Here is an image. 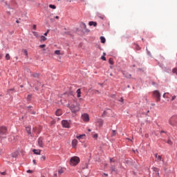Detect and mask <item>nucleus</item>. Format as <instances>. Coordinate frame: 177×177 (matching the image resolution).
<instances>
[{
	"mask_svg": "<svg viewBox=\"0 0 177 177\" xmlns=\"http://www.w3.org/2000/svg\"><path fill=\"white\" fill-rule=\"evenodd\" d=\"M165 95H166V93H164V94H163V95H162L163 97H165Z\"/></svg>",
	"mask_w": 177,
	"mask_h": 177,
	"instance_id": "obj_54",
	"label": "nucleus"
},
{
	"mask_svg": "<svg viewBox=\"0 0 177 177\" xmlns=\"http://www.w3.org/2000/svg\"><path fill=\"white\" fill-rule=\"evenodd\" d=\"M80 26L82 27V28H86V24H85V23H84V22H82L81 24H80Z\"/></svg>",
	"mask_w": 177,
	"mask_h": 177,
	"instance_id": "obj_22",
	"label": "nucleus"
},
{
	"mask_svg": "<svg viewBox=\"0 0 177 177\" xmlns=\"http://www.w3.org/2000/svg\"><path fill=\"white\" fill-rule=\"evenodd\" d=\"M127 78H129L131 77V75H128L127 76H126Z\"/></svg>",
	"mask_w": 177,
	"mask_h": 177,
	"instance_id": "obj_50",
	"label": "nucleus"
},
{
	"mask_svg": "<svg viewBox=\"0 0 177 177\" xmlns=\"http://www.w3.org/2000/svg\"><path fill=\"white\" fill-rule=\"evenodd\" d=\"M100 39H101L102 44H106V38H104V37L101 36Z\"/></svg>",
	"mask_w": 177,
	"mask_h": 177,
	"instance_id": "obj_19",
	"label": "nucleus"
},
{
	"mask_svg": "<svg viewBox=\"0 0 177 177\" xmlns=\"http://www.w3.org/2000/svg\"><path fill=\"white\" fill-rule=\"evenodd\" d=\"M152 170H153V174L155 175L156 177L160 176V173H159L160 169H158V168L152 167Z\"/></svg>",
	"mask_w": 177,
	"mask_h": 177,
	"instance_id": "obj_9",
	"label": "nucleus"
},
{
	"mask_svg": "<svg viewBox=\"0 0 177 177\" xmlns=\"http://www.w3.org/2000/svg\"><path fill=\"white\" fill-rule=\"evenodd\" d=\"M64 169H60L58 170L59 175H62V174H64Z\"/></svg>",
	"mask_w": 177,
	"mask_h": 177,
	"instance_id": "obj_23",
	"label": "nucleus"
},
{
	"mask_svg": "<svg viewBox=\"0 0 177 177\" xmlns=\"http://www.w3.org/2000/svg\"><path fill=\"white\" fill-rule=\"evenodd\" d=\"M88 26H93V27H96V26H97V23L96 21H90L88 23Z\"/></svg>",
	"mask_w": 177,
	"mask_h": 177,
	"instance_id": "obj_14",
	"label": "nucleus"
},
{
	"mask_svg": "<svg viewBox=\"0 0 177 177\" xmlns=\"http://www.w3.org/2000/svg\"><path fill=\"white\" fill-rule=\"evenodd\" d=\"M26 131L28 135H30V136H32V134H31V127H26Z\"/></svg>",
	"mask_w": 177,
	"mask_h": 177,
	"instance_id": "obj_13",
	"label": "nucleus"
},
{
	"mask_svg": "<svg viewBox=\"0 0 177 177\" xmlns=\"http://www.w3.org/2000/svg\"><path fill=\"white\" fill-rule=\"evenodd\" d=\"M147 113H150V111H147Z\"/></svg>",
	"mask_w": 177,
	"mask_h": 177,
	"instance_id": "obj_59",
	"label": "nucleus"
},
{
	"mask_svg": "<svg viewBox=\"0 0 177 177\" xmlns=\"http://www.w3.org/2000/svg\"><path fill=\"white\" fill-rule=\"evenodd\" d=\"M53 177H57V174H55Z\"/></svg>",
	"mask_w": 177,
	"mask_h": 177,
	"instance_id": "obj_49",
	"label": "nucleus"
},
{
	"mask_svg": "<svg viewBox=\"0 0 177 177\" xmlns=\"http://www.w3.org/2000/svg\"><path fill=\"white\" fill-rule=\"evenodd\" d=\"M80 160L78 156H73V157L71 158L69 164L72 167H75L76 165H78V164H80Z\"/></svg>",
	"mask_w": 177,
	"mask_h": 177,
	"instance_id": "obj_2",
	"label": "nucleus"
},
{
	"mask_svg": "<svg viewBox=\"0 0 177 177\" xmlns=\"http://www.w3.org/2000/svg\"><path fill=\"white\" fill-rule=\"evenodd\" d=\"M67 107L70 109L72 113H77L80 111V104L77 101H73L72 103L68 104Z\"/></svg>",
	"mask_w": 177,
	"mask_h": 177,
	"instance_id": "obj_1",
	"label": "nucleus"
},
{
	"mask_svg": "<svg viewBox=\"0 0 177 177\" xmlns=\"http://www.w3.org/2000/svg\"><path fill=\"white\" fill-rule=\"evenodd\" d=\"M93 138H94V139H97V134H94Z\"/></svg>",
	"mask_w": 177,
	"mask_h": 177,
	"instance_id": "obj_41",
	"label": "nucleus"
},
{
	"mask_svg": "<svg viewBox=\"0 0 177 177\" xmlns=\"http://www.w3.org/2000/svg\"><path fill=\"white\" fill-rule=\"evenodd\" d=\"M16 23L19 24V20H17V21H16Z\"/></svg>",
	"mask_w": 177,
	"mask_h": 177,
	"instance_id": "obj_56",
	"label": "nucleus"
},
{
	"mask_svg": "<svg viewBox=\"0 0 177 177\" xmlns=\"http://www.w3.org/2000/svg\"><path fill=\"white\" fill-rule=\"evenodd\" d=\"M111 172H115V174H118V170L115 167V165L113 164L111 165Z\"/></svg>",
	"mask_w": 177,
	"mask_h": 177,
	"instance_id": "obj_11",
	"label": "nucleus"
},
{
	"mask_svg": "<svg viewBox=\"0 0 177 177\" xmlns=\"http://www.w3.org/2000/svg\"><path fill=\"white\" fill-rule=\"evenodd\" d=\"M48 33H49V30H47L46 32L44 33V37H48Z\"/></svg>",
	"mask_w": 177,
	"mask_h": 177,
	"instance_id": "obj_38",
	"label": "nucleus"
},
{
	"mask_svg": "<svg viewBox=\"0 0 177 177\" xmlns=\"http://www.w3.org/2000/svg\"><path fill=\"white\" fill-rule=\"evenodd\" d=\"M115 135H117V131L113 130L111 136H115Z\"/></svg>",
	"mask_w": 177,
	"mask_h": 177,
	"instance_id": "obj_28",
	"label": "nucleus"
},
{
	"mask_svg": "<svg viewBox=\"0 0 177 177\" xmlns=\"http://www.w3.org/2000/svg\"><path fill=\"white\" fill-rule=\"evenodd\" d=\"M32 77H34V78H38V77H39V75L38 73H33L32 74Z\"/></svg>",
	"mask_w": 177,
	"mask_h": 177,
	"instance_id": "obj_26",
	"label": "nucleus"
},
{
	"mask_svg": "<svg viewBox=\"0 0 177 177\" xmlns=\"http://www.w3.org/2000/svg\"><path fill=\"white\" fill-rule=\"evenodd\" d=\"M109 63L111 65L114 64V61L113 60V58H109Z\"/></svg>",
	"mask_w": 177,
	"mask_h": 177,
	"instance_id": "obj_25",
	"label": "nucleus"
},
{
	"mask_svg": "<svg viewBox=\"0 0 177 177\" xmlns=\"http://www.w3.org/2000/svg\"><path fill=\"white\" fill-rule=\"evenodd\" d=\"M104 175H105V176H109V174H104Z\"/></svg>",
	"mask_w": 177,
	"mask_h": 177,
	"instance_id": "obj_52",
	"label": "nucleus"
},
{
	"mask_svg": "<svg viewBox=\"0 0 177 177\" xmlns=\"http://www.w3.org/2000/svg\"><path fill=\"white\" fill-rule=\"evenodd\" d=\"M62 124L64 128H70V122L67 120H62Z\"/></svg>",
	"mask_w": 177,
	"mask_h": 177,
	"instance_id": "obj_7",
	"label": "nucleus"
},
{
	"mask_svg": "<svg viewBox=\"0 0 177 177\" xmlns=\"http://www.w3.org/2000/svg\"><path fill=\"white\" fill-rule=\"evenodd\" d=\"M38 146L39 147H44V138L41 137L39 138L38 139Z\"/></svg>",
	"mask_w": 177,
	"mask_h": 177,
	"instance_id": "obj_10",
	"label": "nucleus"
},
{
	"mask_svg": "<svg viewBox=\"0 0 177 177\" xmlns=\"http://www.w3.org/2000/svg\"><path fill=\"white\" fill-rule=\"evenodd\" d=\"M1 175H6V172L1 173Z\"/></svg>",
	"mask_w": 177,
	"mask_h": 177,
	"instance_id": "obj_48",
	"label": "nucleus"
},
{
	"mask_svg": "<svg viewBox=\"0 0 177 177\" xmlns=\"http://www.w3.org/2000/svg\"><path fill=\"white\" fill-rule=\"evenodd\" d=\"M31 109V106L28 107V111H30V109Z\"/></svg>",
	"mask_w": 177,
	"mask_h": 177,
	"instance_id": "obj_55",
	"label": "nucleus"
},
{
	"mask_svg": "<svg viewBox=\"0 0 177 177\" xmlns=\"http://www.w3.org/2000/svg\"><path fill=\"white\" fill-rule=\"evenodd\" d=\"M55 55H60V50H55Z\"/></svg>",
	"mask_w": 177,
	"mask_h": 177,
	"instance_id": "obj_36",
	"label": "nucleus"
},
{
	"mask_svg": "<svg viewBox=\"0 0 177 177\" xmlns=\"http://www.w3.org/2000/svg\"><path fill=\"white\" fill-rule=\"evenodd\" d=\"M155 157H156V158H157L158 157V153H156V154H155Z\"/></svg>",
	"mask_w": 177,
	"mask_h": 177,
	"instance_id": "obj_46",
	"label": "nucleus"
},
{
	"mask_svg": "<svg viewBox=\"0 0 177 177\" xmlns=\"http://www.w3.org/2000/svg\"><path fill=\"white\" fill-rule=\"evenodd\" d=\"M139 49H140V48H138V50H139Z\"/></svg>",
	"mask_w": 177,
	"mask_h": 177,
	"instance_id": "obj_63",
	"label": "nucleus"
},
{
	"mask_svg": "<svg viewBox=\"0 0 177 177\" xmlns=\"http://www.w3.org/2000/svg\"><path fill=\"white\" fill-rule=\"evenodd\" d=\"M104 55H106V53H104Z\"/></svg>",
	"mask_w": 177,
	"mask_h": 177,
	"instance_id": "obj_61",
	"label": "nucleus"
},
{
	"mask_svg": "<svg viewBox=\"0 0 177 177\" xmlns=\"http://www.w3.org/2000/svg\"><path fill=\"white\" fill-rule=\"evenodd\" d=\"M40 160H41V161H45V160H46V157L45 156H42L41 158H40Z\"/></svg>",
	"mask_w": 177,
	"mask_h": 177,
	"instance_id": "obj_31",
	"label": "nucleus"
},
{
	"mask_svg": "<svg viewBox=\"0 0 177 177\" xmlns=\"http://www.w3.org/2000/svg\"><path fill=\"white\" fill-rule=\"evenodd\" d=\"M175 99H176V95H174L171 97V101L175 100Z\"/></svg>",
	"mask_w": 177,
	"mask_h": 177,
	"instance_id": "obj_40",
	"label": "nucleus"
},
{
	"mask_svg": "<svg viewBox=\"0 0 177 177\" xmlns=\"http://www.w3.org/2000/svg\"><path fill=\"white\" fill-rule=\"evenodd\" d=\"M160 133H165V131H160Z\"/></svg>",
	"mask_w": 177,
	"mask_h": 177,
	"instance_id": "obj_51",
	"label": "nucleus"
},
{
	"mask_svg": "<svg viewBox=\"0 0 177 177\" xmlns=\"http://www.w3.org/2000/svg\"><path fill=\"white\" fill-rule=\"evenodd\" d=\"M77 145H78V140L77 139H74L72 141V147L75 149L77 147Z\"/></svg>",
	"mask_w": 177,
	"mask_h": 177,
	"instance_id": "obj_12",
	"label": "nucleus"
},
{
	"mask_svg": "<svg viewBox=\"0 0 177 177\" xmlns=\"http://www.w3.org/2000/svg\"><path fill=\"white\" fill-rule=\"evenodd\" d=\"M104 114H106V111H104Z\"/></svg>",
	"mask_w": 177,
	"mask_h": 177,
	"instance_id": "obj_60",
	"label": "nucleus"
},
{
	"mask_svg": "<svg viewBox=\"0 0 177 177\" xmlns=\"http://www.w3.org/2000/svg\"><path fill=\"white\" fill-rule=\"evenodd\" d=\"M110 162H111V164H113V162H115V160H114V158H110Z\"/></svg>",
	"mask_w": 177,
	"mask_h": 177,
	"instance_id": "obj_32",
	"label": "nucleus"
},
{
	"mask_svg": "<svg viewBox=\"0 0 177 177\" xmlns=\"http://www.w3.org/2000/svg\"><path fill=\"white\" fill-rule=\"evenodd\" d=\"M77 97H81V88H78L77 90Z\"/></svg>",
	"mask_w": 177,
	"mask_h": 177,
	"instance_id": "obj_18",
	"label": "nucleus"
},
{
	"mask_svg": "<svg viewBox=\"0 0 177 177\" xmlns=\"http://www.w3.org/2000/svg\"><path fill=\"white\" fill-rule=\"evenodd\" d=\"M167 143L168 145H172V141H171V140H168L167 142Z\"/></svg>",
	"mask_w": 177,
	"mask_h": 177,
	"instance_id": "obj_37",
	"label": "nucleus"
},
{
	"mask_svg": "<svg viewBox=\"0 0 177 177\" xmlns=\"http://www.w3.org/2000/svg\"><path fill=\"white\" fill-rule=\"evenodd\" d=\"M97 16L98 17H100V19H102V20L104 19V15L100 14V13H97Z\"/></svg>",
	"mask_w": 177,
	"mask_h": 177,
	"instance_id": "obj_21",
	"label": "nucleus"
},
{
	"mask_svg": "<svg viewBox=\"0 0 177 177\" xmlns=\"http://www.w3.org/2000/svg\"><path fill=\"white\" fill-rule=\"evenodd\" d=\"M56 115H57L58 117L62 115V112L61 109H58L56 112H55Z\"/></svg>",
	"mask_w": 177,
	"mask_h": 177,
	"instance_id": "obj_17",
	"label": "nucleus"
},
{
	"mask_svg": "<svg viewBox=\"0 0 177 177\" xmlns=\"http://www.w3.org/2000/svg\"><path fill=\"white\" fill-rule=\"evenodd\" d=\"M26 172H27V174H32V171L30 169L27 170Z\"/></svg>",
	"mask_w": 177,
	"mask_h": 177,
	"instance_id": "obj_42",
	"label": "nucleus"
},
{
	"mask_svg": "<svg viewBox=\"0 0 177 177\" xmlns=\"http://www.w3.org/2000/svg\"><path fill=\"white\" fill-rule=\"evenodd\" d=\"M8 132V129L6 127H0V138H5L6 136V133Z\"/></svg>",
	"mask_w": 177,
	"mask_h": 177,
	"instance_id": "obj_4",
	"label": "nucleus"
},
{
	"mask_svg": "<svg viewBox=\"0 0 177 177\" xmlns=\"http://www.w3.org/2000/svg\"><path fill=\"white\" fill-rule=\"evenodd\" d=\"M32 162H33V164H34L35 165H37V161H36L35 160H32Z\"/></svg>",
	"mask_w": 177,
	"mask_h": 177,
	"instance_id": "obj_43",
	"label": "nucleus"
},
{
	"mask_svg": "<svg viewBox=\"0 0 177 177\" xmlns=\"http://www.w3.org/2000/svg\"><path fill=\"white\" fill-rule=\"evenodd\" d=\"M88 132H91V129H88Z\"/></svg>",
	"mask_w": 177,
	"mask_h": 177,
	"instance_id": "obj_57",
	"label": "nucleus"
},
{
	"mask_svg": "<svg viewBox=\"0 0 177 177\" xmlns=\"http://www.w3.org/2000/svg\"><path fill=\"white\" fill-rule=\"evenodd\" d=\"M85 136V134L80 135L79 136H77V139H82V137Z\"/></svg>",
	"mask_w": 177,
	"mask_h": 177,
	"instance_id": "obj_34",
	"label": "nucleus"
},
{
	"mask_svg": "<svg viewBox=\"0 0 177 177\" xmlns=\"http://www.w3.org/2000/svg\"><path fill=\"white\" fill-rule=\"evenodd\" d=\"M33 35L37 37V38H39V35H38V32H32Z\"/></svg>",
	"mask_w": 177,
	"mask_h": 177,
	"instance_id": "obj_24",
	"label": "nucleus"
},
{
	"mask_svg": "<svg viewBox=\"0 0 177 177\" xmlns=\"http://www.w3.org/2000/svg\"><path fill=\"white\" fill-rule=\"evenodd\" d=\"M96 122H97V124H98L99 128H102V127H103L104 120H103V119H102V118H98V119H97Z\"/></svg>",
	"mask_w": 177,
	"mask_h": 177,
	"instance_id": "obj_8",
	"label": "nucleus"
},
{
	"mask_svg": "<svg viewBox=\"0 0 177 177\" xmlns=\"http://www.w3.org/2000/svg\"><path fill=\"white\" fill-rule=\"evenodd\" d=\"M45 46H46V45L45 44H41L39 46V48H41V49H43V48H45Z\"/></svg>",
	"mask_w": 177,
	"mask_h": 177,
	"instance_id": "obj_35",
	"label": "nucleus"
},
{
	"mask_svg": "<svg viewBox=\"0 0 177 177\" xmlns=\"http://www.w3.org/2000/svg\"><path fill=\"white\" fill-rule=\"evenodd\" d=\"M55 19H59V16H55Z\"/></svg>",
	"mask_w": 177,
	"mask_h": 177,
	"instance_id": "obj_53",
	"label": "nucleus"
},
{
	"mask_svg": "<svg viewBox=\"0 0 177 177\" xmlns=\"http://www.w3.org/2000/svg\"><path fill=\"white\" fill-rule=\"evenodd\" d=\"M101 59L102 60H104V62H106V57H104V55L102 56Z\"/></svg>",
	"mask_w": 177,
	"mask_h": 177,
	"instance_id": "obj_39",
	"label": "nucleus"
},
{
	"mask_svg": "<svg viewBox=\"0 0 177 177\" xmlns=\"http://www.w3.org/2000/svg\"><path fill=\"white\" fill-rule=\"evenodd\" d=\"M161 160H162V158L161 156H158V157L156 158V161H157L158 162H160V161H161Z\"/></svg>",
	"mask_w": 177,
	"mask_h": 177,
	"instance_id": "obj_20",
	"label": "nucleus"
},
{
	"mask_svg": "<svg viewBox=\"0 0 177 177\" xmlns=\"http://www.w3.org/2000/svg\"><path fill=\"white\" fill-rule=\"evenodd\" d=\"M31 97H32V96L31 95H28L27 100H28V101L31 100Z\"/></svg>",
	"mask_w": 177,
	"mask_h": 177,
	"instance_id": "obj_33",
	"label": "nucleus"
},
{
	"mask_svg": "<svg viewBox=\"0 0 177 177\" xmlns=\"http://www.w3.org/2000/svg\"><path fill=\"white\" fill-rule=\"evenodd\" d=\"M169 124L171 125V127H177V116H171L169 120Z\"/></svg>",
	"mask_w": 177,
	"mask_h": 177,
	"instance_id": "obj_3",
	"label": "nucleus"
},
{
	"mask_svg": "<svg viewBox=\"0 0 177 177\" xmlns=\"http://www.w3.org/2000/svg\"><path fill=\"white\" fill-rule=\"evenodd\" d=\"M66 2H72L73 1V0H66Z\"/></svg>",
	"mask_w": 177,
	"mask_h": 177,
	"instance_id": "obj_47",
	"label": "nucleus"
},
{
	"mask_svg": "<svg viewBox=\"0 0 177 177\" xmlns=\"http://www.w3.org/2000/svg\"><path fill=\"white\" fill-rule=\"evenodd\" d=\"M153 96L155 97L156 102H160L161 100V94L158 91H154L153 92Z\"/></svg>",
	"mask_w": 177,
	"mask_h": 177,
	"instance_id": "obj_5",
	"label": "nucleus"
},
{
	"mask_svg": "<svg viewBox=\"0 0 177 177\" xmlns=\"http://www.w3.org/2000/svg\"><path fill=\"white\" fill-rule=\"evenodd\" d=\"M21 88H23V86H21Z\"/></svg>",
	"mask_w": 177,
	"mask_h": 177,
	"instance_id": "obj_62",
	"label": "nucleus"
},
{
	"mask_svg": "<svg viewBox=\"0 0 177 177\" xmlns=\"http://www.w3.org/2000/svg\"><path fill=\"white\" fill-rule=\"evenodd\" d=\"M119 102H121L122 103V102H124V98H120V100H119Z\"/></svg>",
	"mask_w": 177,
	"mask_h": 177,
	"instance_id": "obj_45",
	"label": "nucleus"
},
{
	"mask_svg": "<svg viewBox=\"0 0 177 177\" xmlns=\"http://www.w3.org/2000/svg\"><path fill=\"white\" fill-rule=\"evenodd\" d=\"M32 151L35 154H37L38 156H39V154H41V150H39V149H33Z\"/></svg>",
	"mask_w": 177,
	"mask_h": 177,
	"instance_id": "obj_15",
	"label": "nucleus"
},
{
	"mask_svg": "<svg viewBox=\"0 0 177 177\" xmlns=\"http://www.w3.org/2000/svg\"><path fill=\"white\" fill-rule=\"evenodd\" d=\"M32 114H35V112L32 113Z\"/></svg>",
	"mask_w": 177,
	"mask_h": 177,
	"instance_id": "obj_58",
	"label": "nucleus"
},
{
	"mask_svg": "<svg viewBox=\"0 0 177 177\" xmlns=\"http://www.w3.org/2000/svg\"><path fill=\"white\" fill-rule=\"evenodd\" d=\"M6 60H10V55L9 54H6Z\"/></svg>",
	"mask_w": 177,
	"mask_h": 177,
	"instance_id": "obj_30",
	"label": "nucleus"
},
{
	"mask_svg": "<svg viewBox=\"0 0 177 177\" xmlns=\"http://www.w3.org/2000/svg\"><path fill=\"white\" fill-rule=\"evenodd\" d=\"M46 39H48V38H46V37L45 36H41L40 37V42H44V41H46Z\"/></svg>",
	"mask_w": 177,
	"mask_h": 177,
	"instance_id": "obj_16",
	"label": "nucleus"
},
{
	"mask_svg": "<svg viewBox=\"0 0 177 177\" xmlns=\"http://www.w3.org/2000/svg\"><path fill=\"white\" fill-rule=\"evenodd\" d=\"M23 52H24L25 56L28 57V53L27 50L24 49V50H23Z\"/></svg>",
	"mask_w": 177,
	"mask_h": 177,
	"instance_id": "obj_27",
	"label": "nucleus"
},
{
	"mask_svg": "<svg viewBox=\"0 0 177 177\" xmlns=\"http://www.w3.org/2000/svg\"><path fill=\"white\" fill-rule=\"evenodd\" d=\"M41 177H45L44 176H42Z\"/></svg>",
	"mask_w": 177,
	"mask_h": 177,
	"instance_id": "obj_64",
	"label": "nucleus"
},
{
	"mask_svg": "<svg viewBox=\"0 0 177 177\" xmlns=\"http://www.w3.org/2000/svg\"><path fill=\"white\" fill-rule=\"evenodd\" d=\"M33 30H37V26L36 25H33Z\"/></svg>",
	"mask_w": 177,
	"mask_h": 177,
	"instance_id": "obj_44",
	"label": "nucleus"
},
{
	"mask_svg": "<svg viewBox=\"0 0 177 177\" xmlns=\"http://www.w3.org/2000/svg\"><path fill=\"white\" fill-rule=\"evenodd\" d=\"M82 120H83L84 122H89V115H88V113H84L82 115Z\"/></svg>",
	"mask_w": 177,
	"mask_h": 177,
	"instance_id": "obj_6",
	"label": "nucleus"
},
{
	"mask_svg": "<svg viewBox=\"0 0 177 177\" xmlns=\"http://www.w3.org/2000/svg\"><path fill=\"white\" fill-rule=\"evenodd\" d=\"M49 8H50V9H56V6L50 4Z\"/></svg>",
	"mask_w": 177,
	"mask_h": 177,
	"instance_id": "obj_29",
	"label": "nucleus"
}]
</instances>
